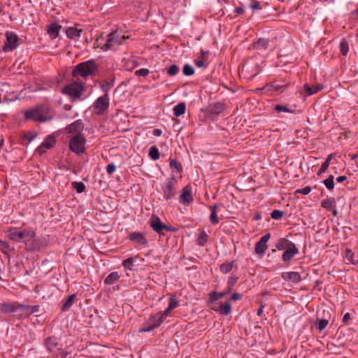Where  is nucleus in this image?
Instances as JSON below:
<instances>
[{
	"label": "nucleus",
	"instance_id": "obj_30",
	"mask_svg": "<svg viewBox=\"0 0 358 358\" xmlns=\"http://www.w3.org/2000/svg\"><path fill=\"white\" fill-rule=\"evenodd\" d=\"M186 110V106L185 103H180L173 108V115L176 117H179L183 115Z\"/></svg>",
	"mask_w": 358,
	"mask_h": 358
},
{
	"label": "nucleus",
	"instance_id": "obj_48",
	"mask_svg": "<svg viewBox=\"0 0 358 358\" xmlns=\"http://www.w3.org/2000/svg\"><path fill=\"white\" fill-rule=\"evenodd\" d=\"M179 71V68L177 65L173 64L167 69V73L171 76H176Z\"/></svg>",
	"mask_w": 358,
	"mask_h": 358
},
{
	"label": "nucleus",
	"instance_id": "obj_19",
	"mask_svg": "<svg viewBox=\"0 0 358 358\" xmlns=\"http://www.w3.org/2000/svg\"><path fill=\"white\" fill-rule=\"evenodd\" d=\"M22 317H27L31 314L36 313L39 310V306H29V305H24L22 304Z\"/></svg>",
	"mask_w": 358,
	"mask_h": 358
},
{
	"label": "nucleus",
	"instance_id": "obj_18",
	"mask_svg": "<svg viewBox=\"0 0 358 358\" xmlns=\"http://www.w3.org/2000/svg\"><path fill=\"white\" fill-rule=\"evenodd\" d=\"M62 26L57 22L52 23L47 26V31L50 36L54 39L56 38L58 35Z\"/></svg>",
	"mask_w": 358,
	"mask_h": 358
},
{
	"label": "nucleus",
	"instance_id": "obj_59",
	"mask_svg": "<svg viewBox=\"0 0 358 358\" xmlns=\"http://www.w3.org/2000/svg\"><path fill=\"white\" fill-rule=\"evenodd\" d=\"M47 150H48V148L43 144L41 143V145L40 146H38V148L36 149V152L38 153H39L40 155H42Z\"/></svg>",
	"mask_w": 358,
	"mask_h": 358
},
{
	"label": "nucleus",
	"instance_id": "obj_55",
	"mask_svg": "<svg viewBox=\"0 0 358 358\" xmlns=\"http://www.w3.org/2000/svg\"><path fill=\"white\" fill-rule=\"evenodd\" d=\"M116 171V166L113 163L108 164L106 166V172L108 175H112Z\"/></svg>",
	"mask_w": 358,
	"mask_h": 358
},
{
	"label": "nucleus",
	"instance_id": "obj_49",
	"mask_svg": "<svg viewBox=\"0 0 358 358\" xmlns=\"http://www.w3.org/2000/svg\"><path fill=\"white\" fill-rule=\"evenodd\" d=\"M122 265L124 268L131 270L134 266V260L132 257L127 258L124 260L122 262Z\"/></svg>",
	"mask_w": 358,
	"mask_h": 358
},
{
	"label": "nucleus",
	"instance_id": "obj_34",
	"mask_svg": "<svg viewBox=\"0 0 358 358\" xmlns=\"http://www.w3.org/2000/svg\"><path fill=\"white\" fill-rule=\"evenodd\" d=\"M232 268H233V262H230V261L224 262L220 266V271L223 273H229V271H231Z\"/></svg>",
	"mask_w": 358,
	"mask_h": 358
},
{
	"label": "nucleus",
	"instance_id": "obj_42",
	"mask_svg": "<svg viewBox=\"0 0 358 358\" xmlns=\"http://www.w3.org/2000/svg\"><path fill=\"white\" fill-rule=\"evenodd\" d=\"M354 256H355V254L350 249L348 248L345 250V258L348 261L350 262L352 264H357L358 263V262H355L354 260Z\"/></svg>",
	"mask_w": 358,
	"mask_h": 358
},
{
	"label": "nucleus",
	"instance_id": "obj_41",
	"mask_svg": "<svg viewBox=\"0 0 358 358\" xmlns=\"http://www.w3.org/2000/svg\"><path fill=\"white\" fill-rule=\"evenodd\" d=\"M170 167L173 170H176L178 173H180L182 170L181 164L176 159H171Z\"/></svg>",
	"mask_w": 358,
	"mask_h": 358
},
{
	"label": "nucleus",
	"instance_id": "obj_31",
	"mask_svg": "<svg viewBox=\"0 0 358 358\" xmlns=\"http://www.w3.org/2000/svg\"><path fill=\"white\" fill-rule=\"evenodd\" d=\"M217 205H214L213 206H210V221L211 224H217L219 223V218L217 215Z\"/></svg>",
	"mask_w": 358,
	"mask_h": 358
},
{
	"label": "nucleus",
	"instance_id": "obj_61",
	"mask_svg": "<svg viewBox=\"0 0 358 358\" xmlns=\"http://www.w3.org/2000/svg\"><path fill=\"white\" fill-rule=\"evenodd\" d=\"M172 310L173 309H169V307L168 306V308L164 312H162V319L164 320L165 317L171 313Z\"/></svg>",
	"mask_w": 358,
	"mask_h": 358
},
{
	"label": "nucleus",
	"instance_id": "obj_53",
	"mask_svg": "<svg viewBox=\"0 0 358 358\" xmlns=\"http://www.w3.org/2000/svg\"><path fill=\"white\" fill-rule=\"evenodd\" d=\"M250 6L251 9L253 10H261L262 8L260 2L257 1H253V0L252 1Z\"/></svg>",
	"mask_w": 358,
	"mask_h": 358
},
{
	"label": "nucleus",
	"instance_id": "obj_43",
	"mask_svg": "<svg viewBox=\"0 0 358 358\" xmlns=\"http://www.w3.org/2000/svg\"><path fill=\"white\" fill-rule=\"evenodd\" d=\"M72 185L78 193H82L85 191V185L82 182H73Z\"/></svg>",
	"mask_w": 358,
	"mask_h": 358
},
{
	"label": "nucleus",
	"instance_id": "obj_63",
	"mask_svg": "<svg viewBox=\"0 0 358 358\" xmlns=\"http://www.w3.org/2000/svg\"><path fill=\"white\" fill-rule=\"evenodd\" d=\"M153 135L155 136H160L162 134V131L159 129H155L152 132Z\"/></svg>",
	"mask_w": 358,
	"mask_h": 358
},
{
	"label": "nucleus",
	"instance_id": "obj_15",
	"mask_svg": "<svg viewBox=\"0 0 358 358\" xmlns=\"http://www.w3.org/2000/svg\"><path fill=\"white\" fill-rule=\"evenodd\" d=\"M180 203L184 205H189L193 201V196L192 195V189L189 186H186L182 189V194L179 196Z\"/></svg>",
	"mask_w": 358,
	"mask_h": 358
},
{
	"label": "nucleus",
	"instance_id": "obj_64",
	"mask_svg": "<svg viewBox=\"0 0 358 358\" xmlns=\"http://www.w3.org/2000/svg\"><path fill=\"white\" fill-rule=\"evenodd\" d=\"M59 355L62 357L66 358L67 355L69 354L67 351L63 350L62 349H59Z\"/></svg>",
	"mask_w": 358,
	"mask_h": 358
},
{
	"label": "nucleus",
	"instance_id": "obj_23",
	"mask_svg": "<svg viewBox=\"0 0 358 358\" xmlns=\"http://www.w3.org/2000/svg\"><path fill=\"white\" fill-rule=\"evenodd\" d=\"M45 345L50 352H52L58 345L57 338L55 336H50L45 339Z\"/></svg>",
	"mask_w": 358,
	"mask_h": 358
},
{
	"label": "nucleus",
	"instance_id": "obj_26",
	"mask_svg": "<svg viewBox=\"0 0 358 358\" xmlns=\"http://www.w3.org/2000/svg\"><path fill=\"white\" fill-rule=\"evenodd\" d=\"M230 291V287H229L227 291L221 292H213L210 294L209 296V301L210 303H213L215 301H217L218 299L224 297L226 294H227Z\"/></svg>",
	"mask_w": 358,
	"mask_h": 358
},
{
	"label": "nucleus",
	"instance_id": "obj_11",
	"mask_svg": "<svg viewBox=\"0 0 358 358\" xmlns=\"http://www.w3.org/2000/svg\"><path fill=\"white\" fill-rule=\"evenodd\" d=\"M176 180L173 177L162 185L163 195L166 200L172 199L176 194Z\"/></svg>",
	"mask_w": 358,
	"mask_h": 358
},
{
	"label": "nucleus",
	"instance_id": "obj_10",
	"mask_svg": "<svg viewBox=\"0 0 358 358\" xmlns=\"http://www.w3.org/2000/svg\"><path fill=\"white\" fill-rule=\"evenodd\" d=\"M109 108V99L107 94L99 97L93 104L94 112L99 115L104 114Z\"/></svg>",
	"mask_w": 358,
	"mask_h": 358
},
{
	"label": "nucleus",
	"instance_id": "obj_57",
	"mask_svg": "<svg viewBox=\"0 0 358 358\" xmlns=\"http://www.w3.org/2000/svg\"><path fill=\"white\" fill-rule=\"evenodd\" d=\"M310 191H311L310 187L306 186L303 189H297L296 192L304 194V195H307L310 192Z\"/></svg>",
	"mask_w": 358,
	"mask_h": 358
},
{
	"label": "nucleus",
	"instance_id": "obj_52",
	"mask_svg": "<svg viewBox=\"0 0 358 358\" xmlns=\"http://www.w3.org/2000/svg\"><path fill=\"white\" fill-rule=\"evenodd\" d=\"M178 306V301L173 296L169 298V309H174Z\"/></svg>",
	"mask_w": 358,
	"mask_h": 358
},
{
	"label": "nucleus",
	"instance_id": "obj_62",
	"mask_svg": "<svg viewBox=\"0 0 358 358\" xmlns=\"http://www.w3.org/2000/svg\"><path fill=\"white\" fill-rule=\"evenodd\" d=\"M241 298V295L238 293H234L231 296V299L232 301H236V300L240 299Z\"/></svg>",
	"mask_w": 358,
	"mask_h": 358
},
{
	"label": "nucleus",
	"instance_id": "obj_38",
	"mask_svg": "<svg viewBox=\"0 0 358 358\" xmlns=\"http://www.w3.org/2000/svg\"><path fill=\"white\" fill-rule=\"evenodd\" d=\"M334 177L330 175L326 180L323 181L324 185L330 191H332L334 188Z\"/></svg>",
	"mask_w": 358,
	"mask_h": 358
},
{
	"label": "nucleus",
	"instance_id": "obj_1",
	"mask_svg": "<svg viewBox=\"0 0 358 358\" xmlns=\"http://www.w3.org/2000/svg\"><path fill=\"white\" fill-rule=\"evenodd\" d=\"M24 117L25 120L45 122L52 119L53 113L49 108L41 106L24 111Z\"/></svg>",
	"mask_w": 358,
	"mask_h": 358
},
{
	"label": "nucleus",
	"instance_id": "obj_17",
	"mask_svg": "<svg viewBox=\"0 0 358 358\" xmlns=\"http://www.w3.org/2000/svg\"><path fill=\"white\" fill-rule=\"evenodd\" d=\"M285 251L282 254V260L285 262H289L296 255L299 253V249L296 247L295 244H293L289 248L285 250Z\"/></svg>",
	"mask_w": 358,
	"mask_h": 358
},
{
	"label": "nucleus",
	"instance_id": "obj_16",
	"mask_svg": "<svg viewBox=\"0 0 358 358\" xmlns=\"http://www.w3.org/2000/svg\"><path fill=\"white\" fill-rule=\"evenodd\" d=\"M129 239L133 242H135L141 245H146L148 241L141 232L134 231L129 234Z\"/></svg>",
	"mask_w": 358,
	"mask_h": 358
},
{
	"label": "nucleus",
	"instance_id": "obj_51",
	"mask_svg": "<svg viewBox=\"0 0 358 358\" xmlns=\"http://www.w3.org/2000/svg\"><path fill=\"white\" fill-rule=\"evenodd\" d=\"M150 73V71L148 69H141L139 70L136 71L135 75L137 76H143L145 77Z\"/></svg>",
	"mask_w": 358,
	"mask_h": 358
},
{
	"label": "nucleus",
	"instance_id": "obj_50",
	"mask_svg": "<svg viewBox=\"0 0 358 358\" xmlns=\"http://www.w3.org/2000/svg\"><path fill=\"white\" fill-rule=\"evenodd\" d=\"M329 321L327 320L322 319L318 320L317 329L319 332H322L327 326Z\"/></svg>",
	"mask_w": 358,
	"mask_h": 358
},
{
	"label": "nucleus",
	"instance_id": "obj_20",
	"mask_svg": "<svg viewBox=\"0 0 358 358\" xmlns=\"http://www.w3.org/2000/svg\"><path fill=\"white\" fill-rule=\"evenodd\" d=\"M322 88L323 85L322 84H317L316 85L311 87L309 84L306 83L303 86V90L306 92V94L308 96L318 92Z\"/></svg>",
	"mask_w": 358,
	"mask_h": 358
},
{
	"label": "nucleus",
	"instance_id": "obj_58",
	"mask_svg": "<svg viewBox=\"0 0 358 358\" xmlns=\"http://www.w3.org/2000/svg\"><path fill=\"white\" fill-rule=\"evenodd\" d=\"M275 110L278 112H289L287 107L281 105H277L275 107Z\"/></svg>",
	"mask_w": 358,
	"mask_h": 358
},
{
	"label": "nucleus",
	"instance_id": "obj_25",
	"mask_svg": "<svg viewBox=\"0 0 358 358\" xmlns=\"http://www.w3.org/2000/svg\"><path fill=\"white\" fill-rule=\"evenodd\" d=\"M293 244H294V243L288 241L286 238H282L278 239V241L276 243L275 246L278 250H286V249L289 248Z\"/></svg>",
	"mask_w": 358,
	"mask_h": 358
},
{
	"label": "nucleus",
	"instance_id": "obj_28",
	"mask_svg": "<svg viewBox=\"0 0 358 358\" xmlns=\"http://www.w3.org/2000/svg\"><path fill=\"white\" fill-rule=\"evenodd\" d=\"M321 206L327 210L336 208V201L334 198H327L321 202Z\"/></svg>",
	"mask_w": 358,
	"mask_h": 358
},
{
	"label": "nucleus",
	"instance_id": "obj_27",
	"mask_svg": "<svg viewBox=\"0 0 358 358\" xmlns=\"http://www.w3.org/2000/svg\"><path fill=\"white\" fill-rule=\"evenodd\" d=\"M283 277L287 278L293 282H299L301 280V275L298 272H288L283 275Z\"/></svg>",
	"mask_w": 358,
	"mask_h": 358
},
{
	"label": "nucleus",
	"instance_id": "obj_22",
	"mask_svg": "<svg viewBox=\"0 0 358 358\" xmlns=\"http://www.w3.org/2000/svg\"><path fill=\"white\" fill-rule=\"evenodd\" d=\"M268 41L265 38H259L257 41L252 42L250 48L257 49V50H265L267 48Z\"/></svg>",
	"mask_w": 358,
	"mask_h": 358
},
{
	"label": "nucleus",
	"instance_id": "obj_35",
	"mask_svg": "<svg viewBox=\"0 0 358 358\" xmlns=\"http://www.w3.org/2000/svg\"><path fill=\"white\" fill-rule=\"evenodd\" d=\"M207 241H208V235H207L206 232L204 230H203L200 232V234L197 238V240H196L197 244L200 246H203L207 243Z\"/></svg>",
	"mask_w": 358,
	"mask_h": 358
},
{
	"label": "nucleus",
	"instance_id": "obj_56",
	"mask_svg": "<svg viewBox=\"0 0 358 358\" xmlns=\"http://www.w3.org/2000/svg\"><path fill=\"white\" fill-rule=\"evenodd\" d=\"M272 87H273V90H274L276 92L281 93V92H282L285 90V89L287 87V85H277V84H273V85H272Z\"/></svg>",
	"mask_w": 358,
	"mask_h": 358
},
{
	"label": "nucleus",
	"instance_id": "obj_39",
	"mask_svg": "<svg viewBox=\"0 0 358 358\" xmlns=\"http://www.w3.org/2000/svg\"><path fill=\"white\" fill-rule=\"evenodd\" d=\"M149 156L150 158H152L153 160H157L159 158L160 155L159 152L158 150V148L157 146L153 145L152 146L149 150Z\"/></svg>",
	"mask_w": 358,
	"mask_h": 358
},
{
	"label": "nucleus",
	"instance_id": "obj_5",
	"mask_svg": "<svg viewBox=\"0 0 358 358\" xmlns=\"http://www.w3.org/2000/svg\"><path fill=\"white\" fill-rule=\"evenodd\" d=\"M121 40L122 38H120L119 32L117 30L112 31L106 36L103 51L117 50L118 47L122 45Z\"/></svg>",
	"mask_w": 358,
	"mask_h": 358
},
{
	"label": "nucleus",
	"instance_id": "obj_9",
	"mask_svg": "<svg viewBox=\"0 0 358 358\" xmlns=\"http://www.w3.org/2000/svg\"><path fill=\"white\" fill-rule=\"evenodd\" d=\"M22 304L17 302H5L1 304L0 310L5 314L19 312V318H22Z\"/></svg>",
	"mask_w": 358,
	"mask_h": 358
},
{
	"label": "nucleus",
	"instance_id": "obj_24",
	"mask_svg": "<svg viewBox=\"0 0 358 358\" xmlns=\"http://www.w3.org/2000/svg\"><path fill=\"white\" fill-rule=\"evenodd\" d=\"M224 110V106L220 102L215 103L208 108V111L213 115H219Z\"/></svg>",
	"mask_w": 358,
	"mask_h": 358
},
{
	"label": "nucleus",
	"instance_id": "obj_60",
	"mask_svg": "<svg viewBox=\"0 0 358 358\" xmlns=\"http://www.w3.org/2000/svg\"><path fill=\"white\" fill-rule=\"evenodd\" d=\"M351 315L349 313H347L344 315L343 317V322L346 324L350 320Z\"/></svg>",
	"mask_w": 358,
	"mask_h": 358
},
{
	"label": "nucleus",
	"instance_id": "obj_36",
	"mask_svg": "<svg viewBox=\"0 0 358 358\" xmlns=\"http://www.w3.org/2000/svg\"><path fill=\"white\" fill-rule=\"evenodd\" d=\"M339 48L341 54L344 56L347 55L349 50V45L348 41L345 38H342Z\"/></svg>",
	"mask_w": 358,
	"mask_h": 358
},
{
	"label": "nucleus",
	"instance_id": "obj_21",
	"mask_svg": "<svg viewBox=\"0 0 358 358\" xmlns=\"http://www.w3.org/2000/svg\"><path fill=\"white\" fill-rule=\"evenodd\" d=\"M82 29H78L76 27H71L66 30V36L73 40H78L80 36Z\"/></svg>",
	"mask_w": 358,
	"mask_h": 358
},
{
	"label": "nucleus",
	"instance_id": "obj_4",
	"mask_svg": "<svg viewBox=\"0 0 358 358\" xmlns=\"http://www.w3.org/2000/svg\"><path fill=\"white\" fill-rule=\"evenodd\" d=\"M96 66L93 60H88L76 65L72 71L73 78L81 76L87 78L93 74L96 71Z\"/></svg>",
	"mask_w": 358,
	"mask_h": 358
},
{
	"label": "nucleus",
	"instance_id": "obj_46",
	"mask_svg": "<svg viewBox=\"0 0 358 358\" xmlns=\"http://www.w3.org/2000/svg\"><path fill=\"white\" fill-rule=\"evenodd\" d=\"M182 72L184 75L189 76L194 73V69L191 65L186 64L183 67Z\"/></svg>",
	"mask_w": 358,
	"mask_h": 358
},
{
	"label": "nucleus",
	"instance_id": "obj_54",
	"mask_svg": "<svg viewBox=\"0 0 358 358\" xmlns=\"http://www.w3.org/2000/svg\"><path fill=\"white\" fill-rule=\"evenodd\" d=\"M194 64L199 68H206L207 66L206 62L203 58L195 60Z\"/></svg>",
	"mask_w": 358,
	"mask_h": 358
},
{
	"label": "nucleus",
	"instance_id": "obj_3",
	"mask_svg": "<svg viewBox=\"0 0 358 358\" xmlns=\"http://www.w3.org/2000/svg\"><path fill=\"white\" fill-rule=\"evenodd\" d=\"M6 236L15 242H20L23 241L25 243L31 241L35 237V232L24 229L22 231L19 230L16 227H10L6 231Z\"/></svg>",
	"mask_w": 358,
	"mask_h": 358
},
{
	"label": "nucleus",
	"instance_id": "obj_44",
	"mask_svg": "<svg viewBox=\"0 0 358 358\" xmlns=\"http://www.w3.org/2000/svg\"><path fill=\"white\" fill-rule=\"evenodd\" d=\"M0 245L1 246V251L4 254H7L8 252L13 250V249L10 247V245L5 241L0 239Z\"/></svg>",
	"mask_w": 358,
	"mask_h": 358
},
{
	"label": "nucleus",
	"instance_id": "obj_7",
	"mask_svg": "<svg viewBox=\"0 0 358 358\" xmlns=\"http://www.w3.org/2000/svg\"><path fill=\"white\" fill-rule=\"evenodd\" d=\"M162 312H158L151 315L148 320L143 324V327L139 330L140 332H148L158 327L162 323Z\"/></svg>",
	"mask_w": 358,
	"mask_h": 358
},
{
	"label": "nucleus",
	"instance_id": "obj_8",
	"mask_svg": "<svg viewBox=\"0 0 358 358\" xmlns=\"http://www.w3.org/2000/svg\"><path fill=\"white\" fill-rule=\"evenodd\" d=\"M150 225L151 228L159 235H164L166 231H175L176 229L171 228L170 226H168L164 224L160 218L157 215H152L150 221Z\"/></svg>",
	"mask_w": 358,
	"mask_h": 358
},
{
	"label": "nucleus",
	"instance_id": "obj_32",
	"mask_svg": "<svg viewBox=\"0 0 358 358\" xmlns=\"http://www.w3.org/2000/svg\"><path fill=\"white\" fill-rule=\"evenodd\" d=\"M332 157H333V154H331L329 155L326 160L323 162V164H322L320 170L318 171L317 172V175L320 176L321 174H322L323 173H324L327 169L329 168V165H330V162L332 159Z\"/></svg>",
	"mask_w": 358,
	"mask_h": 358
},
{
	"label": "nucleus",
	"instance_id": "obj_40",
	"mask_svg": "<svg viewBox=\"0 0 358 358\" xmlns=\"http://www.w3.org/2000/svg\"><path fill=\"white\" fill-rule=\"evenodd\" d=\"M104 37L103 34L102 33L95 41L94 43V48H100L103 51V48L104 46Z\"/></svg>",
	"mask_w": 358,
	"mask_h": 358
},
{
	"label": "nucleus",
	"instance_id": "obj_37",
	"mask_svg": "<svg viewBox=\"0 0 358 358\" xmlns=\"http://www.w3.org/2000/svg\"><path fill=\"white\" fill-rule=\"evenodd\" d=\"M220 313L222 315H227L231 311V307L229 302H226L224 304H222L219 309Z\"/></svg>",
	"mask_w": 358,
	"mask_h": 358
},
{
	"label": "nucleus",
	"instance_id": "obj_14",
	"mask_svg": "<svg viewBox=\"0 0 358 358\" xmlns=\"http://www.w3.org/2000/svg\"><path fill=\"white\" fill-rule=\"evenodd\" d=\"M270 236V234H266L263 236L258 242H257L255 245V252L257 254L260 255L261 256L264 254L266 249L267 248L266 243Z\"/></svg>",
	"mask_w": 358,
	"mask_h": 358
},
{
	"label": "nucleus",
	"instance_id": "obj_13",
	"mask_svg": "<svg viewBox=\"0 0 358 358\" xmlns=\"http://www.w3.org/2000/svg\"><path fill=\"white\" fill-rule=\"evenodd\" d=\"M84 129V123L82 120H78L69 124L66 127V132L72 135H83L82 134Z\"/></svg>",
	"mask_w": 358,
	"mask_h": 358
},
{
	"label": "nucleus",
	"instance_id": "obj_6",
	"mask_svg": "<svg viewBox=\"0 0 358 358\" xmlns=\"http://www.w3.org/2000/svg\"><path fill=\"white\" fill-rule=\"evenodd\" d=\"M85 143L84 135H73L69 142V148L72 152L80 155L85 152Z\"/></svg>",
	"mask_w": 358,
	"mask_h": 358
},
{
	"label": "nucleus",
	"instance_id": "obj_45",
	"mask_svg": "<svg viewBox=\"0 0 358 358\" xmlns=\"http://www.w3.org/2000/svg\"><path fill=\"white\" fill-rule=\"evenodd\" d=\"M55 143V141L54 138L51 137L50 136H48L45 138L42 144H43L48 149H50L53 146Z\"/></svg>",
	"mask_w": 358,
	"mask_h": 358
},
{
	"label": "nucleus",
	"instance_id": "obj_47",
	"mask_svg": "<svg viewBox=\"0 0 358 358\" xmlns=\"http://www.w3.org/2000/svg\"><path fill=\"white\" fill-rule=\"evenodd\" d=\"M284 215V212L280 210H274L271 213V217L273 220H280Z\"/></svg>",
	"mask_w": 358,
	"mask_h": 358
},
{
	"label": "nucleus",
	"instance_id": "obj_2",
	"mask_svg": "<svg viewBox=\"0 0 358 358\" xmlns=\"http://www.w3.org/2000/svg\"><path fill=\"white\" fill-rule=\"evenodd\" d=\"M85 91L84 83L78 78L62 88V93L69 96L72 101H76L80 99Z\"/></svg>",
	"mask_w": 358,
	"mask_h": 358
},
{
	"label": "nucleus",
	"instance_id": "obj_29",
	"mask_svg": "<svg viewBox=\"0 0 358 358\" xmlns=\"http://www.w3.org/2000/svg\"><path fill=\"white\" fill-rule=\"evenodd\" d=\"M120 278V275L117 272L114 271L110 273L104 280L106 285H112Z\"/></svg>",
	"mask_w": 358,
	"mask_h": 358
},
{
	"label": "nucleus",
	"instance_id": "obj_33",
	"mask_svg": "<svg viewBox=\"0 0 358 358\" xmlns=\"http://www.w3.org/2000/svg\"><path fill=\"white\" fill-rule=\"evenodd\" d=\"M76 298V294H71V296H69L66 301L63 303L62 305V310L63 311H65L66 310H68L71 306L72 304L73 303L75 299Z\"/></svg>",
	"mask_w": 358,
	"mask_h": 358
},
{
	"label": "nucleus",
	"instance_id": "obj_12",
	"mask_svg": "<svg viewBox=\"0 0 358 358\" xmlns=\"http://www.w3.org/2000/svg\"><path fill=\"white\" fill-rule=\"evenodd\" d=\"M6 41L3 46L4 52L13 51L18 46V36L12 31L6 32Z\"/></svg>",
	"mask_w": 358,
	"mask_h": 358
}]
</instances>
